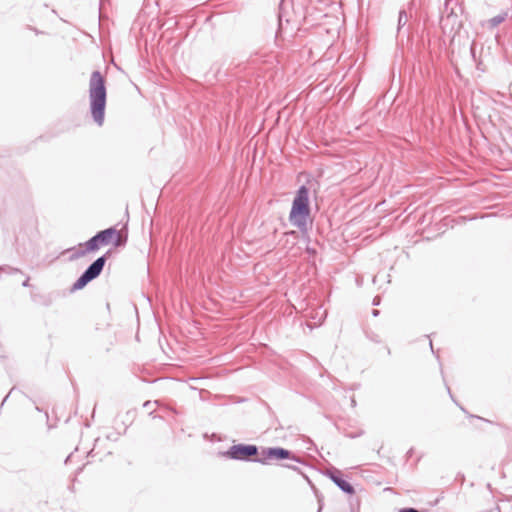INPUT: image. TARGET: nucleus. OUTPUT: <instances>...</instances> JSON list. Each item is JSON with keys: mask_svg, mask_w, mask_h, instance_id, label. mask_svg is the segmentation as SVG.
<instances>
[{"mask_svg": "<svg viewBox=\"0 0 512 512\" xmlns=\"http://www.w3.org/2000/svg\"><path fill=\"white\" fill-rule=\"evenodd\" d=\"M89 112L95 124L101 127L105 121L107 87L104 75L95 70L89 80Z\"/></svg>", "mask_w": 512, "mask_h": 512, "instance_id": "1", "label": "nucleus"}, {"mask_svg": "<svg viewBox=\"0 0 512 512\" xmlns=\"http://www.w3.org/2000/svg\"><path fill=\"white\" fill-rule=\"evenodd\" d=\"M290 224L298 228L302 234H307L312 228L309 188L305 184L298 188L292 201Z\"/></svg>", "mask_w": 512, "mask_h": 512, "instance_id": "2", "label": "nucleus"}, {"mask_svg": "<svg viewBox=\"0 0 512 512\" xmlns=\"http://www.w3.org/2000/svg\"><path fill=\"white\" fill-rule=\"evenodd\" d=\"M112 250H107L103 255L95 259L75 280L72 284L70 291L76 292L85 288L91 281L98 278L107 262V260L111 257Z\"/></svg>", "mask_w": 512, "mask_h": 512, "instance_id": "3", "label": "nucleus"}, {"mask_svg": "<svg viewBox=\"0 0 512 512\" xmlns=\"http://www.w3.org/2000/svg\"><path fill=\"white\" fill-rule=\"evenodd\" d=\"M221 455L232 460L256 462L259 455V447L254 444H234L228 450L222 452Z\"/></svg>", "mask_w": 512, "mask_h": 512, "instance_id": "4", "label": "nucleus"}, {"mask_svg": "<svg viewBox=\"0 0 512 512\" xmlns=\"http://www.w3.org/2000/svg\"><path fill=\"white\" fill-rule=\"evenodd\" d=\"M288 449L282 447H263L259 450L256 463L263 465L270 464L272 461L287 460Z\"/></svg>", "mask_w": 512, "mask_h": 512, "instance_id": "5", "label": "nucleus"}, {"mask_svg": "<svg viewBox=\"0 0 512 512\" xmlns=\"http://www.w3.org/2000/svg\"><path fill=\"white\" fill-rule=\"evenodd\" d=\"M449 1L446 0L445 11L446 15H442L440 19L441 32H460L463 28V23L459 16L451 9L448 12Z\"/></svg>", "mask_w": 512, "mask_h": 512, "instance_id": "6", "label": "nucleus"}, {"mask_svg": "<svg viewBox=\"0 0 512 512\" xmlns=\"http://www.w3.org/2000/svg\"><path fill=\"white\" fill-rule=\"evenodd\" d=\"M101 244L93 235L91 238H89L86 242L80 243L78 245V248H69L66 251H73V253L69 256V261H75L81 257H84L88 253L96 252L100 249Z\"/></svg>", "mask_w": 512, "mask_h": 512, "instance_id": "7", "label": "nucleus"}, {"mask_svg": "<svg viewBox=\"0 0 512 512\" xmlns=\"http://www.w3.org/2000/svg\"><path fill=\"white\" fill-rule=\"evenodd\" d=\"M331 481L344 493L352 495L355 493V489L352 484L342 478L340 470L332 467L325 472Z\"/></svg>", "mask_w": 512, "mask_h": 512, "instance_id": "8", "label": "nucleus"}, {"mask_svg": "<svg viewBox=\"0 0 512 512\" xmlns=\"http://www.w3.org/2000/svg\"><path fill=\"white\" fill-rule=\"evenodd\" d=\"M512 21V7L502 11L500 14L481 22V26L484 29L493 30L497 28L501 23L506 21Z\"/></svg>", "mask_w": 512, "mask_h": 512, "instance_id": "9", "label": "nucleus"}, {"mask_svg": "<svg viewBox=\"0 0 512 512\" xmlns=\"http://www.w3.org/2000/svg\"><path fill=\"white\" fill-rule=\"evenodd\" d=\"M95 237L101 244V246H106L114 241V244L117 245L119 238V231L114 227H109L103 230L98 231L95 234Z\"/></svg>", "mask_w": 512, "mask_h": 512, "instance_id": "10", "label": "nucleus"}, {"mask_svg": "<svg viewBox=\"0 0 512 512\" xmlns=\"http://www.w3.org/2000/svg\"><path fill=\"white\" fill-rule=\"evenodd\" d=\"M409 21V16L405 10H400L398 15V23H397V32H401V30L406 26Z\"/></svg>", "mask_w": 512, "mask_h": 512, "instance_id": "11", "label": "nucleus"}, {"mask_svg": "<svg viewBox=\"0 0 512 512\" xmlns=\"http://www.w3.org/2000/svg\"><path fill=\"white\" fill-rule=\"evenodd\" d=\"M32 300L35 303H40L44 306H49L51 304V299L49 297L40 294L32 295Z\"/></svg>", "mask_w": 512, "mask_h": 512, "instance_id": "12", "label": "nucleus"}, {"mask_svg": "<svg viewBox=\"0 0 512 512\" xmlns=\"http://www.w3.org/2000/svg\"><path fill=\"white\" fill-rule=\"evenodd\" d=\"M285 16V10H284V0H281L279 5V14H278V29L276 32H279L282 30V21Z\"/></svg>", "mask_w": 512, "mask_h": 512, "instance_id": "13", "label": "nucleus"}, {"mask_svg": "<svg viewBox=\"0 0 512 512\" xmlns=\"http://www.w3.org/2000/svg\"><path fill=\"white\" fill-rule=\"evenodd\" d=\"M459 407H460V409H461L464 413H466V414L468 415V417H470V418H476V419L483 420V421H485V422H489V423H491V421H489V420H487V419H484V418H482V417H480V416L473 415V414H468V412L466 411V409H465L464 407H462V406H459Z\"/></svg>", "mask_w": 512, "mask_h": 512, "instance_id": "14", "label": "nucleus"}, {"mask_svg": "<svg viewBox=\"0 0 512 512\" xmlns=\"http://www.w3.org/2000/svg\"><path fill=\"white\" fill-rule=\"evenodd\" d=\"M0 269L2 271H5V272H8V273H16V272H19L20 270L17 269V268H12V267H9V266H5V267H0Z\"/></svg>", "mask_w": 512, "mask_h": 512, "instance_id": "15", "label": "nucleus"}, {"mask_svg": "<svg viewBox=\"0 0 512 512\" xmlns=\"http://www.w3.org/2000/svg\"><path fill=\"white\" fill-rule=\"evenodd\" d=\"M398 512H419V511L413 507H406V508L400 509Z\"/></svg>", "mask_w": 512, "mask_h": 512, "instance_id": "16", "label": "nucleus"}, {"mask_svg": "<svg viewBox=\"0 0 512 512\" xmlns=\"http://www.w3.org/2000/svg\"><path fill=\"white\" fill-rule=\"evenodd\" d=\"M380 302H381V297L377 295L373 298L372 305L378 306V305H380Z\"/></svg>", "mask_w": 512, "mask_h": 512, "instance_id": "17", "label": "nucleus"}, {"mask_svg": "<svg viewBox=\"0 0 512 512\" xmlns=\"http://www.w3.org/2000/svg\"><path fill=\"white\" fill-rule=\"evenodd\" d=\"M475 47H476V42H475V40H472L470 51H471L473 58H475Z\"/></svg>", "mask_w": 512, "mask_h": 512, "instance_id": "18", "label": "nucleus"}, {"mask_svg": "<svg viewBox=\"0 0 512 512\" xmlns=\"http://www.w3.org/2000/svg\"><path fill=\"white\" fill-rule=\"evenodd\" d=\"M446 388H447V392H448V394H449L450 398L453 400V402H455V403L458 405V403H457V402H456V400L454 399L453 394L451 393L450 387H449L447 384H446Z\"/></svg>", "mask_w": 512, "mask_h": 512, "instance_id": "19", "label": "nucleus"}, {"mask_svg": "<svg viewBox=\"0 0 512 512\" xmlns=\"http://www.w3.org/2000/svg\"><path fill=\"white\" fill-rule=\"evenodd\" d=\"M22 286L23 287H29L30 286V278H26L23 282H22Z\"/></svg>", "mask_w": 512, "mask_h": 512, "instance_id": "20", "label": "nucleus"}, {"mask_svg": "<svg viewBox=\"0 0 512 512\" xmlns=\"http://www.w3.org/2000/svg\"><path fill=\"white\" fill-rule=\"evenodd\" d=\"M14 388H12L10 390V392L4 397V399L2 400L1 402V407L4 405V403L6 402V400L8 399V397L10 396V394L13 392Z\"/></svg>", "mask_w": 512, "mask_h": 512, "instance_id": "21", "label": "nucleus"}, {"mask_svg": "<svg viewBox=\"0 0 512 512\" xmlns=\"http://www.w3.org/2000/svg\"><path fill=\"white\" fill-rule=\"evenodd\" d=\"M501 36H502V34H499V33H496V34H495V40H496V42H497L498 44H500V43H501Z\"/></svg>", "mask_w": 512, "mask_h": 512, "instance_id": "22", "label": "nucleus"}, {"mask_svg": "<svg viewBox=\"0 0 512 512\" xmlns=\"http://www.w3.org/2000/svg\"><path fill=\"white\" fill-rule=\"evenodd\" d=\"M289 459H290V461H296V462H299L298 458H297L294 454H292L291 452H290Z\"/></svg>", "mask_w": 512, "mask_h": 512, "instance_id": "23", "label": "nucleus"}, {"mask_svg": "<svg viewBox=\"0 0 512 512\" xmlns=\"http://www.w3.org/2000/svg\"><path fill=\"white\" fill-rule=\"evenodd\" d=\"M371 314H372L373 317H377L380 314V311L377 310V309H373Z\"/></svg>", "mask_w": 512, "mask_h": 512, "instance_id": "24", "label": "nucleus"}, {"mask_svg": "<svg viewBox=\"0 0 512 512\" xmlns=\"http://www.w3.org/2000/svg\"><path fill=\"white\" fill-rule=\"evenodd\" d=\"M152 402L150 400L148 401H145L144 404H143V407L144 408H149V406H151Z\"/></svg>", "mask_w": 512, "mask_h": 512, "instance_id": "25", "label": "nucleus"}, {"mask_svg": "<svg viewBox=\"0 0 512 512\" xmlns=\"http://www.w3.org/2000/svg\"><path fill=\"white\" fill-rule=\"evenodd\" d=\"M429 346H430V348H431L432 352H433V353H435V352H434V349H433V344H432V341H431V340L429 341Z\"/></svg>", "mask_w": 512, "mask_h": 512, "instance_id": "26", "label": "nucleus"}, {"mask_svg": "<svg viewBox=\"0 0 512 512\" xmlns=\"http://www.w3.org/2000/svg\"><path fill=\"white\" fill-rule=\"evenodd\" d=\"M289 307H290V311H291L292 309H295V310H296V307H295L291 302H290V304H289Z\"/></svg>", "mask_w": 512, "mask_h": 512, "instance_id": "27", "label": "nucleus"}, {"mask_svg": "<svg viewBox=\"0 0 512 512\" xmlns=\"http://www.w3.org/2000/svg\"><path fill=\"white\" fill-rule=\"evenodd\" d=\"M439 501H440V499H439V498H437V499L434 501V503H433L432 505H433V506H434V505H437V504L439 503Z\"/></svg>", "mask_w": 512, "mask_h": 512, "instance_id": "28", "label": "nucleus"}, {"mask_svg": "<svg viewBox=\"0 0 512 512\" xmlns=\"http://www.w3.org/2000/svg\"><path fill=\"white\" fill-rule=\"evenodd\" d=\"M70 458H71V455L67 456V458L65 459V463H67L68 461H70Z\"/></svg>", "mask_w": 512, "mask_h": 512, "instance_id": "29", "label": "nucleus"}, {"mask_svg": "<svg viewBox=\"0 0 512 512\" xmlns=\"http://www.w3.org/2000/svg\"><path fill=\"white\" fill-rule=\"evenodd\" d=\"M351 403H352V405H353V406H355V405H356V401H355V399H352V400H351Z\"/></svg>", "mask_w": 512, "mask_h": 512, "instance_id": "30", "label": "nucleus"}, {"mask_svg": "<svg viewBox=\"0 0 512 512\" xmlns=\"http://www.w3.org/2000/svg\"><path fill=\"white\" fill-rule=\"evenodd\" d=\"M284 140L287 141L288 140V132L286 133V135L284 136Z\"/></svg>", "mask_w": 512, "mask_h": 512, "instance_id": "31", "label": "nucleus"}, {"mask_svg": "<svg viewBox=\"0 0 512 512\" xmlns=\"http://www.w3.org/2000/svg\"><path fill=\"white\" fill-rule=\"evenodd\" d=\"M150 416H152L153 418H155L156 416L154 415V412H150L149 413Z\"/></svg>", "mask_w": 512, "mask_h": 512, "instance_id": "32", "label": "nucleus"}, {"mask_svg": "<svg viewBox=\"0 0 512 512\" xmlns=\"http://www.w3.org/2000/svg\"><path fill=\"white\" fill-rule=\"evenodd\" d=\"M289 469L297 470L296 467H294L292 465L289 466Z\"/></svg>", "mask_w": 512, "mask_h": 512, "instance_id": "33", "label": "nucleus"}, {"mask_svg": "<svg viewBox=\"0 0 512 512\" xmlns=\"http://www.w3.org/2000/svg\"><path fill=\"white\" fill-rule=\"evenodd\" d=\"M279 35H281V36H282L283 34L275 33V39H277V37H278Z\"/></svg>", "mask_w": 512, "mask_h": 512, "instance_id": "34", "label": "nucleus"}, {"mask_svg": "<svg viewBox=\"0 0 512 512\" xmlns=\"http://www.w3.org/2000/svg\"><path fill=\"white\" fill-rule=\"evenodd\" d=\"M103 2H104V0H100V7L102 6Z\"/></svg>", "mask_w": 512, "mask_h": 512, "instance_id": "35", "label": "nucleus"}]
</instances>
